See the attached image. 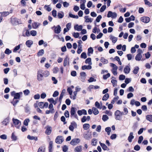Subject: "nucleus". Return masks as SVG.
<instances>
[{"label":"nucleus","mask_w":152,"mask_h":152,"mask_svg":"<svg viewBox=\"0 0 152 152\" xmlns=\"http://www.w3.org/2000/svg\"><path fill=\"white\" fill-rule=\"evenodd\" d=\"M114 115L115 119L120 121L122 119V116L124 115V112L117 110L115 111Z\"/></svg>","instance_id":"nucleus-1"},{"label":"nucleus","mask_w":152,"mask_h":152,"mask_svg":"<svg viewBox=\"0 0 152 152\" xmlns=\"http://www.w3.org/2000/svg\"><path fill=\"white\" fill-rule=\"evenodd\" d=\"M70 117L72 118L73 117L78 119V117L76 113V111L75 110V108L74 107H72L70 111Z\"/></svg>","instance_id":"nucleus-2"},{"label":"nucleus","mask_w":152,"mask_h":152,"mask_svg":"<svg viewBox=\"0 0 152 152\" xmlns=\"http://www.w3.org/2000/svg\"><path fill=\"white\" fill-rule=\"evenodd\" d=\"M110 66L112 67V69L111 70V72L114 75H116L117 74V72L118 69V67L116 65L113 63L110 64Z\"/></svg>","instance_id":"nucleus-3"},{"label":"nucleus","mask_w":152,"mask_h":152,"mask_svg":"<svg viewBox=\"0 0 152 152\" xmlns=\"http://www.w3.org/2000/svg\"><path fill=\"white\" fill-rule=\"evenodd\" d=\"M51 28L54 30V33L57 34L60 33L61 31V28L59 25H58L57 26H53Z\"/></svg>","instance_id":"nucleus-4"},{"label":"nucleus","mask_w":152,"mask_h":152,"mask_svg":"<svg viewBox=\"0 0 152 152\" xmlns=\"http://www.w3.org/2000/svg\"><path fill=\"white\" fill-rule=\"evenodd\" d=\"M12 121L15 127L17 129L19 128L21 125V122L18 120L13 118Z\"/></svg>","instance_id":"nucleus-5"},{"label":"nucleus","mask_w":152,"mask_h":152,"mask_svg":"<svg viewBox=\"0 0 152 152\" xmlns=\"http://www.w3.org/2000/svg\"><path fill=\"white\" fill-rule=\"evenodd\" d=\"M43 77L42 73V70L39 69L37 72V79L39 81L42 80V78Z\"/></svg>","instance_id":"nucleus-6"},{"label":"nucleus","mask_w":152,"mask_h":152,"mask_svg":"<svg viewBox=\"0 0 152 152\" xmlns=\"http://www.w3.org/2000/svg\"><path fill=\"white\" fill-rule=\"evenodd\" d=\"M77 125L75 121H72L71 123V124L69 127V128L70 130L73 132L74 128H77Z\"/></svg>","instance_id":"nucleus-7"},{"label":"nucleus","mask_w":152,"mask_h":152,"mask_svg":"<svg viewBox=\"0 0 152 152\" xmlns=\"http://www.w3.org/2000/svg\"><path fill=\"white\" fill-rule=\"evenodd\" d=\"M80 141V140L79 138H74L71 140L70 143L73 145H76L77 144L79 143Z\"/></svg>","instance_id":"nucleus-8"},{"label":"nucleus","mask_w":152,"mask_h":152,"mask_svg":"<svg viewBox=\"0 0 152 152\" xmlns=\"http://www.w3.org/2000/svg\"><path fill=\"white\" fill-rule=\"evenodd\" d=\"M64 141L63 138L61 136H58L55 139V142L57 144H61Z\"/></svg>","instance_id":"nucleus-9"},{"label":"nucleus","mask_w":152,"mask_h":152,"mask_svg":"<svg viewBox=\"0 0 152 152\" xmlns=\"http://www.w3.org/2000/svg\"><path fill=\"white\" fill-rule=\"evenodd\" d=\"M140 20L143 23H148L150 21V18L148 17L143 16L140 18Z\"/></svg>","instance_id":"nucleus-10"},{"label":"nucleus","mask_w":152,"mask_h":152,"mask_svg":"<svg viewBox=\"0 0 152 152\" xmlns=\"http://www.w3.org/2000/svg\"><path fill=\"white\" fill-rule=\"evenodd\" d=\"M46 130L45 131V133L47 135H50L52 132V128L49 126H47L46 127Z\"/></svg>","instance_id":"nucleus-11"},{"label":"nucleus","mask_w":152,"mask_h":152,"mask_svg":"<svg viewBox=\"0 0 152 152\" xmlns=\"http://www.w3.org/2000/svg\"><path fill=\"white\" fill-rule=\"evenodd\" d=\"M91 132L89 134H84L83 135L84 138L86 140H89L92 138Z\"/></svg>","instance_id":"nucleus-12"},{"label":"nucleus","mask_w":152,"mask_h":152,"mask_svg":"<svg viewBox=\"0 0 152 152\" xmlns=\"http://www.w3.org/2000/svg\"><path fill=\"white\" fill-rule=\"evenodd\" d=\"M99 88V86H94L92 85H90L87 88V90L90 91H91V90L92 89H96Z\"/></svg>","instance_id":"nucleus-13"},{"label":"nucleus","mask_w":152,"mask_h":152,"mask_svg":"<svg viewBox=\"0 0 152 152\" xmlns=\"http://www.w3.org/2000/svg\"><path fill=\"white\" fill-rule=\"evenodd\" d=\"M11 23L13 25H16L18 24V19L16 18H12L11 19Z\"/></svg>","instance_id":"nucleus-14"},{"label":"nucleus","mask_w":152,"mask_h":152,"mask_svg":"<svg viewBox=\"0 0 152 152\" xmlns=\"http://www.w3.org/2000/svg\"><path fill=\"white\" fill-rule=\"evenodd\" d=\"M77 113L78 115L80 116L82 115V114L84 115H86L87 114L86 111L85 109L78 110Z\"/></svg>","instance_id":"nucleus-15"},{"label":"nucleus","mask_w":152,"mask_h":152,"mask_svg":"<svg viewBox=\"0 0 152 152\" xmlns=\"http://www.w3.org/2000/svg\"><path fill=\"white\" fill-rule=\"evenodd\" d=\"M74 28L75 30L77 31H80L82 30L83 27L81 25H78L77 24L74 26Z\"/></svg>","instance_id":"nucleus-16"},{"label":"nucleus","mask_w":152,"mask_h":152,"mask_svg":"<svg viewBox=\"0 0 152 152\" xmlns=\"http://www.w3.org/2000/svg\"><path fill=\"white\" fill-rule=\"evenodd\" d=\"M133 132H131L129 133V135L128 138V140L129 142H131L132 140L134 138V137L133 135Z\"/></svg>","instance_id":"nucleus-17"},{"label":"nucleus","mask_w":152,"mask_h":152,"mask_svg":"<svg viewBox=\"0 0 152 152\" xmlns=\"http://www.w3.org/2000/svg\"><path fill=\"white\" fill-rule=\"evenodd\" d=\"M130 70V67L128 66L127 65L124 68V72L125 73L127 74L129 73Z\"/></svg>","instance_id":"nucleus-18"},{"label":"nucleus","mask_w":152,"mask_h":152,"mask_svg":"<svg viewBox=\"0 0 152 152\" xmlns=\"http://www.w3.org/2000/svg\"><path fill=\"white\" fill-rule=\"evenodd\" d=\"M99 143L102 149L104 151H109V149L107 147V146L104 143H102L99 142Z\"/></svg>","instance_id":"nucleus-19"},{"label":"nucleus","mask_w":152,"mask_h":152,"mask_svg":"<svg viewBox=\"0 0 152 152\" xmlns=\"http://www.w3.org/2000/svg\"><path fill=\"white\" fill-rule=\"evenodd\" d=\"M22 95L23 93L21 92L17 93L14 96V99H19L20 98V96Z\"/></svg>","instance_id":"nucleus-20"},{"label":"nucleus","mask_w":152,"mask_h":152,"mask_svg":"<svg viewBox=\"0 0 152 152\" xmlns=\"http://www.w3.org/2000/svg\"><path fill=\"white\" fill-rule=\"evenodd\" d=\"M82 150V146L81 145L77 146L75 148V152H80Z\"/></svg>","instance_id":"nucleus-21"},{"label":"nucleus","mask_w":152,"mask_h":152,"mask_svg":"<svg viewBox=\"0 0 152 152\" xmlns=\"http://www.w3.org/2000/svg\"><path fill=\"white\" fill-rule=\"evenodd\" d=\"M33 43V41L30 40L27 41L26 42V45L28 48H30Z\"/></svg>","instance_id":"nucleus-22"},{"label":"nucleus","mask_w":152,"mask_h":152,"mask_svg":"<svg viewBox=\"0 0 152 152\" xmlns=\"http://www.w3.org/2000/svg\"><path fill=\"white\" fill-rule=\"evenodd\" d=\"M110 39L112 40L113 43H115L118 39L117 38L113 36L112 35H110Z\"/></svg>","instance_id":"nucleus-23"},{"label":"nucleus","mask_w":152,"mask_h":152,"mask_svg":"<svg viewBox=\"0 0 152 152\" xmlns=\"http://www.w3.org/2000/svg\"><path fill=\"white\" fill-rule=\"evenodd\" d=\"M42 73L43 77H48L50 75L49 72L47 70L44 71L42 70Z\"/></svg>","instance_id":"nucleus-24"},{"label":"nucleus","mask_w":152,"mask_h":152,"mask_svg":"<svg viewBox=\"0 0 152 152\" xmlns=\"http://www.w3.org/2000/svg\"><path fill=\"white\" fill-rule=\"evenodd\" d=\"M0 14L1 15V16L2 17H6L8 15L10 14L9 12L4 11L3 12H0Z\"/></svg>","instance_id":"nucleus-25"},{"label":"nucleus","mask_w":152,"mask_h":152,"mask_svg":"<svg viewBox=\"0 0 152 152\" xmlns=\"http://www.w3.org/2000/svg\"><path fill=\"white\" fill-rule=\"evenodd\" d=\"M84 18L85 19V22L86 23L90 22L91 23L93 19L91 18H88V16L86 15L84 17Z\"/></svg>","instance_id":"nucleus-26"},{"label":"nucleus","mask_w":152,"mask_h":152,"mask_svg":"<svg viewBox=\"0 0 152 152\" xmlns=\"http://www.w3.org/2000/svg\"><path fill=\"white\" fill-rule=\"evenodd\" d=\"M9 122V119L8 118H7L5 119L2 122V124L5 126H6L7 124Z\"/></svg>","instance_id":"nucleus-27"},{"label":"nucleus","mask_w":152,"mask_h":152,"mask_svg":"<svg viewBox=\"0 0 152 152\" xmlns=\"http://www.w3.org/2000/svg\"><path fill=\"white\" fill-rule=\"evenodd\" d=\"M91 66L90 65H88V66L85 65L83 66L82 67V69L83 70H84L86 69L89 70L91 69Z\"/></svg>","instance_id":"nucleus-28"},{"label":"nucleus","mask_w":152,"mask_h":152,"mask_svg":"<svg viewBox=\"0 0 152 152\" xmlns=\"http://www.w3.org/2000/svg\"><path fill=\"white\" fill-rule=\"evenodd\" d=\"M69 60V59L67 56H66V57L65 58L63 63V65L64 66H66L67 62H68V64H69V62L68 61Z\"/></svg>","instance_id":"nucleus-29"},{"label":"nucleus","mask_w":152,"mask_h":152,"mask_svg":"<svg viewBox=\"0 0 152 152\" xmlns=\"http://www.w3.org/2000/svg\"><path fill=\"white\" fill-rule=\"evenodd\" d=\"M18 99H13L12 101L11 102V103L13 104V105L15 106L19 102V100Z\"/></svg>","instance_id":"nucleus-30"},{"label":"nucleus","mask_w":152,"mask_h":152,"mask_svg":"<svg viewBox=\"0 0 152 152\" xmlns=\"http://www.w3.org/2000/svg\"><path fill=\"white\" fill-rule=\"evenodd\" d=\"M64 16V13L62 12L58 13L57 17L58 18L61 19L63 18Z\"/></svg>","instance_id":"nucleus-31"},{"label":"nucleus","mask_w":152,"mask_h":152,"mask_svg":"<svg viewBox=\"0 0 152 152\" xmlns=\"http://www.w3.org/2000/svg\"><path fill=\"white\" fill-rule=\"evenodd\" d=\"M27 138L30 140H34L35 141L37 140L38 139L37 137H34L33 136H31L30 135H28Z\"/></svg>","instance_id":"nucleus-32"},{"label":"nucleus","mask_w":152,"mask_h":152,"mask_svg":"<svg viewBox=\"0 0 152 152\" xmlns=\"http://www.w3.org/2000/svg\"><path fill=\"white\" fill-rule=\"evenodd\" d=\"M92 110L94 114L95 115H97L99 112L98 110L95 107H93L92 108Z\"/></svg>","instance_id":"nucleus-33"},{"label":"nucleus","mask_w":152,"mask_h":152,"mask_svg":"<svg viewBox=\"0 0 152 152\" xmlns=\"http://www.w3.org/2000/svg\"><path fill=\"white\" fill-rule=\"evenodd\" d=\"M142 57L141 54H137L135 56V59L136 61H139L141 59Z\"/></svg>","instance_id":"nucleus-34"},{"label":"nucleus","mask_w":152,"mask_h":152,"mask_svg":"<svg viewBox=\"0 0 152 152\" xmlns=\"http://www.w3.org/2000/svg\"><path fill=\"white\" fill-rule=\"evenodd\" d=\"M53 147V141H50L49 142L48 147L49 152H52V149Z\"/></svg>","instance_id":"nucleus-35"},{"label":"nucleus","mask_w":152,"mask_h":152,"mask_svg":"<svg viewBox=\"0 0 152 152\" xmlns=\"http://www.w3.org/2000/svg\"><path fill=\"white\" fill-rule=\"evenodd\" d=\"M109 94L107 93H106L103 96L102 98V99L103 101H106L109 98Z\"/></svg>","instance_id":"nucleus-36"},{"label":"nucleus","mask_w":152,"mask_h":152,"mask_svg":"<svg viewBox=\"0 0 152 152\" xmlns=\"http://www.w3.org/2000/svg\"><path fill=\"white\" fill-rule=\"evenodd\" d=\"M90 127V125L88 124H85L83 125V128L84 130H87Z\"/></svg>","instance_id":"nucleus-37"},{"label":"nucleus","mask_w":152,"mask_h":152,"mask_svg":"<svg viewBox=\"0 0 152 152\" xmlns=\"http://www.w3.org/2000/svg\"><path fill=\"white\" fill-rule=\"evenodd\" d=\"M146 119L150 122H152V115H147L146 116Z\"/></svg>","instance_id":"nucleus-38"},{"label":"nucleus","mask_w":152,"mask_h":152,"mask_svg":"<svg viewBox=\"0 0 152 152\" xmlns=\"http://www.w3.org/2000/svg\"><path fill=\"white\" fill-rule=\"evenodd\" d=\"M139 69V68L138 66H136L134 67L133 71V73L135 75L137 74Z\"/></svg>","instance_id":"nucleus-39"},{"label":"nucleus","mask_w":152,"mask_h":152,"mask_svg":"<svg viewBox=\"0 0 152 152\" xmlns=\"http://www.w3.org/2000/svg\"><path fill=\"white\" fill-rule=\"evenodd\" d=\"M91 144L93 145H96L97 143V140L96 139L93 138L91 141Z\"/></svg>","instance_id":"nucleus-40"},{"label":"nucleus","mask_w":152,"mask_h":152,"mask_svg":"<svg viewBox=\"0 0 152 152\" xmlns=\"http://www.w3.org/2000/svg\"><path fill=\"white\" fill-rule=\"evenodd\" d=\"M100 61L104 64H107L108 62L107 60L105 59L103 57H101Z\"/></svg>","instance_id":"nucleus-41"},{"label":"nucleus","mask_w":152,"mask_h":152,"mask_svg":"<svg viewBox=\"0 0 152 152\" xmlns=\"http://www.w3.org/2000/svg\"><path fill=\"white\" fill-rule=\"evenodd\" d=\"M44 53V50L43 49H41L37 53V56H42Z\"/></svg>","instance_id":"nucleus-42"},{"label":"nucleus","mask_w":152,"mask_h":152,"mask_svg":"<svg viewBox=\"0 0 152 152\" xmlns=\"http://www.w3.org/2000/svg\"><path fill=\"white\" fill-rule=\"evenodd\" d=\"M110 74L109 73H108L105 75H103V78L104 80H106L110 76Z\"/></svg>","instance_id":"nucleus-43"},{"label":"nucleus","mask_w":152,"mask_h":152,"mask_svg":"<svg viewBox=\"0 0 152 152\" xmlns=\"http://www.w3.org/2000/svg\"><path fill=\"white\" fill-rule=\"evenodd\" d=\"M30 120L29 119L27 118L25 119L23 121V124L26 126H27L28 125V123Z\"/></svg>","instance_id":"nucleus-44"},{"label":"nucleus","mask_w":152,"mask_h":152,"mask_svg":"<svg viewBox=\"0 0 152 152\" xmlns=\"http://www.w3.org/2000/svg\"><path fill=\"white\" fill-rule=\"evenodd\" d=\"M109 119L108 117L106 115H104L102 117V119L104 121H107Z\"/></svg>","instance_id":"nucleus-45"},{"label":"nucleus","mask_w":152,"mask_h":152,"mask_svg":"<svg viewBox=\"0 0 152 152\" xmlns=\"http://www.w3.org/2000/svg\"><path fill=\"white\" fill-rule=\"evenodd\" d=\"M93 50L92 48L90 47L88 49V55L89 56L90 55H89V53H93Z\"/></svg>","instance_id":"nucleus-46"},{"label":"nucleus","mask_w":152,"mask_h":152,"mask_svg":"<svg viewBox=\"0 0 152 152\" xmlns=\"http://www.w3.org/2000/svg\"><path fill=\"white\" fill-rule=\"evenodd\" d=\"M85 63L86 64H91V58H87L85 60Z\"/></svg>","instance_id":"nucleus-47"},{"label":"nucleus","mask_w":152,"mask_h":152,"mask_svg":"<svg viewBox=\"0 0 152 152\" xmlns=\"http://www.w3.org/2000/svg\"><path fill=\"white\" fill-rule=\"evenodd\" d=\"M54 112V109H50L49 110H47L46 111V114H49L50 113H53Z\"/></svg>","instance_id":"nucleus-48"},{"label":"nucleus","mask_w":152,"mask_h":152,"mask_svg":"<svg viewBox=\"0 0 152 152\" xmlns=\"http://www.w3.org/2000/svg\"><path fill=\"white\" fill-rule=\"evenodd\" d=\"M145 4L151 7L152 6V4L147 0H144Z\"/></svg>","instance_id":"nucleus-49"},{"label":"nucleus","mask_w":152,"mask_h":152,"mask_svg":"<svg viewBox=\"0 0 152 152\" xmlns=\"http://www.w3.org/2000/svg\"><path fill=\"white\" fill-rule=\"evenodd\" d=\"M38 26L39 25L37 23L35 22L32 24V26L33 28H36L38 27Z\"/></svg>","instance_id":"nucleus-50"},{"label":"nucleus","mask_w":152,"mask_h":152,"mask_svg":"<svg viewBox=\"0 0 152 152\" xmlns=\"http://www.w3.org/2000/svg\"><path fill=\"white\" fill-rule=\"evenodd\" d=\"M45 148L44 147L42 146L39 148L37 152H44Z\"/></svg>","instance_id":"nucleus-51"},{"label":"nucleus","mask_w":152,"mask_h":152,"mask_svg":"<svg viewBox=\"0 0 152 152\" xmlns=\"http://www.w3.org/2000/svg\"><path fill=\"white\" fill-rule=\"evenodd\" d=\"M20 45H19L15 47L14 49L13 50V52H15L17 51L20 48Z\"/></svg>","instance_id":"nucleus-52"},{"label":"nucleus","mask_w":152,"mask_h":152,"mask_svg":"<svg viewBox=\"0 0 152 152\" xmlns=\"http://www.w3.org/2000/svg\"><path fill=\"white\" fill-rule=\"evenodd\" d=\"M4 53L6 54L9 55L12 53V51L9 49L7 48L4 51Z\"/></svg>","instance_id":"nucleus-53"},{"label":"nucleus","mask_w":152,"mask_h":152,"mask_svg":"<svg viewBox=\"0 0 152 152\" xmlns=\"http://www.w3.org/2000/svg\"><path fill=\"white\" fill-rule=\"evenodd\" d=\"M80 57L82 58L86 59L87 57L86 53L85 52L82 53Z\"/></svg>","instance_id":"nucleus-54"},{"label":"nucleus","mask_w":152,"mask_h":152,"mask_svg":"<svg viewBox=\"0 0 152 152\" xmlns=\"http://www.w3.org/2000/svg\"><path fill=\"white\" fill-rule=\"evenodd\" d=\"M69 16L71 18H75L76 19H78L79 18L78 16L77 15H75L73 14H72L70 13H69Z\"/></svg>","instance_id":"nucleus-55"},{"label":"nucleus","mask_w":152,"mask_h":152,"mask_svg":"<svg viewBox=\"0 0 152 152\" xmlns=\"http://www.w3.org/2000/svg\"><path fill=\"white\" fill-rule=\"evenodd\" d=\"M25 111L26 112L28 113L30 111V107L28 105H26L25 107Z\"/></svg>","instance_id":"nucleus-56"},{"label":"nucleus","mask_w":152,"mask_h":152,"mask_svg":"<svg viewBox=\"0 0 152 152\" xmlns=\"http://www.w3.org/2000/svg\"><path fill=\"white\" fill-rule=\"evenodd\" d=\"M37 34V31L35 30H32L30 32V35H31L33 36H36Z\"/></svg>","instance_id":"nucleus-57"},{"label":"nucleus","mask_w":152,"mask_h":152,"mask_svg":"<svg viewBox=\"0 0 152 152\" xmlns=\"http://www.w3.org/2000/svg\"><path fill=\"white\" fill-rule=\"evenodd\" d=\"M24 94L26 96L28 95L30 93V91L28 89H26L23 91Z\"/></svg>","instance_id":"nucleus-58"},{"label":"nucleus","mask_w":152,"mask_h":152,"mask_svg":"<svg viewBox=\"0 0 152 152\" xmlns=\"http://www.w3.org/2000/svg\"><path fill=\"white\" fill-rule=\"evenodd\" d=\"M111 83H112L114 87L115 86L117 85V81L116 80L113 79L111 80Z\"/></svg>","instance_id":"nucleus-59"},{"label":"nucleus","mask_w":152,"mask_h":152,"mask_svg":"<svg viewBox=\"0 0 152 152\" xmlns=\"http://www.w3.org/2000/svg\"><path fill=\"white\" fill-rule=\"evenodd\" d=\"M146 130L145 128H140L138 132V134L140 135L143 132L144 130Z\"/></svg>","instance_id":"nucleus-60"},{"label":"nucleus","mask_w":152,"mask_h":152,"mask_svg":"<svg viewBox=\"0 0 152 152\" xmlns=\"http://www.w3.org/2000/svg\"><path fill=\"white\" fill-rule=\"evenodd\" d=\"M143 140V137L142 136H140L138 138V142L139 144H140L141 143L142 141Z\"/></svg>","instance_id":"nucleus-61"},{"label":"nucleus","mask_w":152,"mask_h":152,"mask_svg":"<svg viewBox=\"0 0 152 152\" xmlns=\"http://www.w3.org/2000/svg\"><path fill=\"white\" fill-rule=\"evenodd\" d=\"M52 15L54 17H56L57 16V11L55 10H53L52 12Z\"/></svg>","instance_id":"nucleus-62"},{"label":"nucleus","mask_w":152,"mask_h":152,"mask_svg":"<svg viewBox=\"0 0 152 152\" xmlns=\"http://www.w3.org/2000/svg\"><path fill=\"white\" fill-rule=\"evenodd\" d=\"M126 77L124 75H121L119 76V79L120 80H123L125 79Z\"/></svg>","instance_id":"nucleus-63"},{"label":"nucleus","mask_w":152,"mask_h":152,"mask_svg":"<svg viewBox=\"0 0 152 152\" xmlns=\"http://www.w3.org/2000/svg\"><path fill=\"white\" fill-rule=\"evenodd\" d=\"M95 106L98 108L101 109L102 107H100V104L98 102L96 101L95 103Z\"/></svg>","instance_id":"nucleus-64"}]
</instances>
